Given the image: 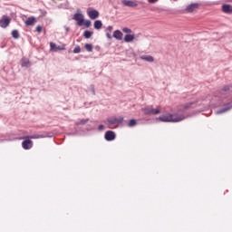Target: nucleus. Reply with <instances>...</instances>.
Here are the masks:
<instances>
[{
    "mask_svg": "<svg viewBox=\"0 0 232 232\" xmlns=\"http://www.w3.org/2000/svg\"><path fill=\"white\" fill-rule=\"evenodd\" d=\"M190 106H193V102L182 105L181 108L179 110V113L165 114L160 116L158 118V121H160V122H180L182 121H185V119H189V117H191V114L186 113V110H188Z\"/></svg>",
    "mask_w": 232,
    "mask_h": 232,
    "instance_id": "f257e3e1",
    "label": "nucleus"
},
{
    "mask_svg": "<svg viewBox=\"0 0 232 232\" xmlns=\"http://www.w3.org/2000/svg\"><path fill=\"white\" fill-rule=\"evenodd\" d=\"M52 137H53V132L48 131L27 136L26 139L28 140H25L22 142V148H24V150H32V148H34V141H32V140L30 139H52Z\"/></svg>",
    "mask_w": 232,
    "mask_h": 232,
    "instance_id": "f03ea898",
    "label": "nucleus"
},
{
    "mask_svg": "<svg viewBox=\"0 0 232 232\" xmlns=\"http://www.w3.org/2000/svg\"><path fill=\"white\" fill-rule=\"evenodd\" d=\"M141 111H143L144 115H159L160 113V110L153 109L152 105L141 108Z\"/></svg>",
    "mask_w": 232,
    "mask_h": 232,
    "instance_id": "7ed1b4c3",
    "label": "nucleus"
},
{
    "mask_svg": "<svg viewBox=\"0 0 232 232\" xmlns=\"http://www.w3.org/2000/svg\"><path fill=\"white\" fill-rule=\"evenodd\" d=\"M107 122L110 124V126H114V124H122L124 122V117L120 116L118 118H109L107 119Z\"/></svg>",
    "mask_w": 232,
    "mask_h": 232,
    "instance_id": "20e7f679",
    "label": "nucleus"
},
{
    "mask_svg": "<svg viewBox=\"0 0 232 232\" xmlns=\"http://www.w3.org/2000/svg\"><path fill=\"white\" fill-rule=\"evenodd\" d=\"M199 6H200V4L198 3L190 4L185 8V12L187 14H192V12H197Z\"/></svg>",
    "mask_w": 232,
    "mask_h": 232,
    "instance_id": "39448f33",
    "label": "nucleus"
},
{
    "mask_svg": "<svg viewBox=\"0 0 232 232\" xmlns=\"http://www.w3.org/2000/svg\"><path fill=\"white\" fill-rule=\"evenodd\" d=\"M117 135L113 130H107L104 135L105 140L108 142H111V140H115Z\"/></svg>",
    "mask_w": 232,
    "mask_h": 232,
    "instance_id": "423d86ee",
    "label": "nucleus"
},
{
    "mask_svg": "<svg viewBox=\"0 0 232 232\" xmlns=\"http://www.w3.org/2000/svg\"><path fill=\"white\" fill-rule=\"evenodd\" d=\"M11 19L6 16L3 15L2 18L0 19V26L1 28H7V26L10 24Z\"/></svg>",
    "mask_w": 232,
    "mask_h": 232,
    "instance_id": "0eeeda50",
    "label": "nucleus"
},
{
    "mask_svg": "<svg viewBox=\"0 0 232 232\" xmlns=\"http://www.w3.org/2000/svg\"><path fill=\"white\" fill-rule=\"evenodd\" d=\"M232 108V103L231 102H227L226 104H224V107L218 111H216L217 115H222V113H226V111H229V110H231Z\"/></svg>",
    "mask_w": 232,
    "mask_h": 232,
    "instance_id": "6e6552de",
    "label": "nucleus"
},
{
    "mask_svg": "<svg viewBox=\"0 0 232 232\" xmlns=\"http://www.w3.org/2000/svg\"><path fill=\"white\" fill-rule=\"evenodd\" d=\"M121 5H123V6H129V8H135L139 6V4H137V2L130 0H121Z\"/></svg>",
    "mask_w": 232,
    "mask_h": 232,
    "instance_id": "1a4fd4ad",
    "label": "nucleus"
},
{
    "mask_svg": "<svg viewBox=\"0 0 232 232\" xmlns=\"http://www.w3.org/2000/svg\"><path fill=\"white\" fill-rule=\"evenodd\" d=\"M88 15H89L90 19L95 20V19H97V17H99V11H97L95 9L89 11Z\"/></svg>",
    "mask_w": 232,
    "mask_h": 232,
    "instance_id": "9d476101",
    "label": "nucleus"
},
{
    "mask_svg": "<svg viewBox=\"0 0 232 232\" xmlns=\"http://www.w3.org/2000/svg\"><path fill=\"white\" fill-rule=\"evenodd\" d=\"M222 11L224 14H232V5L227 4L223 5Z\"/></svg>",
    "mask_w": 232,
    "mask_h": 232,
    "instance_id": "9b49d317",
    "label": "nucleus"
},
{
    "mask_svg": "<svg viewBox=\"0 0 232 232\" xmlns=\"http://www.w3.org/2000/svg\"><path fill=\"white\" fill-rule=\"evenodd\" d=\"M122 32H121V30H116L113 32L112 37H114V39H117V41H122Z\"/></svg>",
    "mask_w": 232,
    "mask_h": 232,
    "instance_id": "f8f14e48",
    "label": "nucleus"
},
{
    "mask_svg": "<svg viewBox=\"0 0 232 232\" xmlns=\"http://www.w3.org/2000/svg\"><path fill=\"white\" fill-rule=\"evenodd\" d=\"M35 24V17L30 16L25 20V26H34Z\"/></svg>",
    "mask_w": 232,
    "mask_h": 232,
    "instance_id": "ddd939ff",
    "label": "nucleus"
},
{
    "mask_svg": "<svg viewBox=\"0 0 232 232\" xmlns=\"http://www.w3.org/2000/svg\"><path fill=\"white\" fill-rule=\"evenodd\" d=\"M140 59H142V61H146L147 63H153V61H155V58H153L151 55H142Z\"/></svg>",
    "mask_w": 232,
    "mask_h": 232,
    "instance_id": "4468645a",
    "label": "nucleus"
},
{
    "mask_svg": "<svg viewBox=\"0 0 232 232\" xmlns=\"http://www.w3.org/2000/svg\"><path fill=\"white\" fill-rule=\"evenodd\" d=\"M133 39H135V34H126L124 36L125 43H131V41H133Z\"/></svg>",
    "mask_w": 232,
    "mask_h": 232,
    "instance_id": "2eb2a0df",
    "label": "nucleus"
},
{
    "mask_svg": "<svg viewBox=\"0 0 232 232\" xmlns=\"http://www.w3.org/2000/svg\"><path fill=\"white\" fill-rule=\"evenodd\" d=\"M87 122H90V119H82L75 123V126H84Z\"/></svg>",
    "mask_w": 232,
    "mask_h": 232,
    "instance_id": "dca6fc26",
    "label": "nucleus"
},
{
    "mask_svg": "<svg viewBox=\"0 0 232 232\" xmlns=\"http://www.w3.org/2000/svg\"><path fill=\"white\" fill-rule=\"evenodd\" d=\"M94 28H95V30H101V28H102V21L96 20L94 22Z\"/></svg>",
    "mask_w": 232,
    "mask_h": 232,
    "instance_id": "f3484780",
    "label": "nucleus"
},
{
    "mask_svg": "<svg viewBox=\"0 0 232 232\" xmlns=\"http://www.w3.org/2000/svg\"><path fill=\"white\" fill-rule=\"evenodd\" d=\"M92 35H93V32H92V31L86 30V31H84V33H83V37H84L85 39H90V37H92Z\"/></svg>",
    "mask_w": 232,
    "mask_h": 232,
    "instance_id": "a211bd4d",
    "label": "nucleus"
},
{
    "mask_svg": "<svg viewBox=\"0 0 232 232\" xmlns=\"http://www.w3.org/2000/svg\"><path fill=\"white\" fill-rule=\"evenodd\" d=\"M135 126H137V120H135V119L130 120V121L128 122V127L133 128Z\"/></svg>",
    "mask_w": 232,
    "mask_h": 232,
    "instance_id": "6ab92c4d",
    "label": "nucleus"
},
{
    "mask_svg": "<svg viewBox=\"0 0 232 232\" xmlns=\"http://www.w3.org/2000/svg\"><path fill=\"white\" fill-rule=\"evenodd\" d=\"M11 34L14 39H19L20 37L19 31L17 30H13Z\"/></svg>",
    "mask_w": 232,
    "mask_h": 232,
    "instance_id": "aec40b11",
    "label": "nucleus"
},
{
    "mask_svg": "<svg viewBox=\"0 0 232 232\" xmlns=\"http://www.w3.org/2000/svg\"><path fill=\"white\" fill-rule=\"evenodd\" d=\"M86 92H92V95H96V92H95V85L93 84H91L88 89L86 90Z\"/></svg>",
    "mask_w": 232,
    "mask_h": 232,
    "instance_id": "412c9836",
    "label": "nucleus"
},
{
    "mask_svg": "<svg viewBox=\"0 0 232 232\" xmlns=\"http://www.w3.org/2000/svg\"><path fill=\"white\" fill-rule=\"evenodd\" d=\"M76 22H77L78 26H82V24H84V14H82L81 16V18L79 20H77Z\"/></svg>",
    "mask_w": 232,
    "mask_h": 232,
    "instance_id": "4be33fe9",
    "label": "nucleus"
},
{
    "mask_svg": "<svg viewBox=\"0 0 232 232\" xmlns=\"http://www.w3.org/2000/svg\"><path fill=\"white\" fill-rule=\"evenodd\" d=\"M81 17H82V14H81V13H76V14H73L72 19H73L74 21H79V20L81 19Z\"/></svg>",
    "mask_w": 232,
    "mask_h": 232,
    "instance_id": "5701e85b",
    "label": "nucleus"
},
{
    "mask_svg": "<svg viewBox=\"0 0 232 232\" xmlns=\"http://www.w3.org/2000/svg\"><path fill=\"white\" fill-rule=\"evenodd\" d=\"M84 48L87 50V52H93V46L91 44H86Z\"/></svg>",
    "mask_w": 232,
    "mask_h": 232,
    "instance_id": "b1692460",
    "label": "nucleus"
},
{
    "mask_svg": "<svg viewBox=\"0 0 232 232\" xmlns=\"http://www.w3.org/2000/svg\"><path fill=\"white\" fill-rule=\"evenodd\" d=\"M83 24L86 28H90L92 26V21L90 20H83Z\"/></svg>",
    "mask_w": 232,
    "mask_h": 232,
    "instance_id": "393cba45",
    "label": "nucleus"
},
{
    "mask_svg": "<svg viewBox=\"0 0 232 232\" xmlns=\"http://www.w3.org/2000/svg\"><path fill=\"white\" fill-rule=\"evenodd\" d=\"M28 64H30V61L25 60V61L22 62L21 66H22V68H28Z\"/></svg>",
    "mask_w": 232,
    "mask_h": 232,
    "instance_id": "a878e982",
    "label": "nucleus"
},
{
    "mask_svg": "<svg viewBox=\"0 0 232 232\" xmlns=\"http://www.w3.org/2000/svg\"><path fill=\"white\" fill-rule=\"evenodd\" d=\"M231 90V85H225L221 89V92H229Z\"/></svg>",
    "mask_w": 232,
    "mask_h": 232,
    "instance_id": "bb28decb",
    "label": "nucleus"
},
{
    "mask_svg": "<svg viewBox=\"0 0 232 232\" xmlns=\"http://www.w3.org/2000/svg\"><path fill=\"white\" fill-rule=\"evenodd\" d=\"M131 29L128 28V27H123L122 28V33L123 34H131Z\"/></svg>",
    "mask_w": 232,
    "mask_h": 232,
    "instance_id": "cd10ccee",
    "label": "nucleus"
},
{
    "mask_svg": "<svg viewBox=\"0 0 232 232\" xmlns=\"http://www.w3.org/2000/svg\"><path fill=\"white\" fill-rule=\"evenodd\" d=\"M50 48L53 52H55V50H57V44H55L54 43H51Z\"/></svg>",
    "mask_w": 232,
    "mask_h": 232,
    "instance_id": "c85d7f7f",
    "label": "nucleus"
},
{
    "mask_svg": "<svg viewBox=\"0 0 232 232\" xmlns=\"http://www.w3.org/2000/svg\"><path fill=\"white\" fill-rule=\"evenodd\" d=\"M55 52L59 51V50H66V45H58L56 47V49H54Z\"/></svg>",
    "mask_w": 232,
    "mask_h": 232,
    "instance_id": "c756f323",
    "label": "nucleus"
},
{
    "mask_svg": "<svg viewBox=\"0 0 232 232\" xmlns=\"http://www.w3.org/2000/svg\"><path fill=\"white\" fill-rule=\"evenodd\" d=\"M73 53H81V46L77 45V46L73 49Z\"/></svg>",
    "mask_w": 232,
    "mask_h": 232,
    "instance_id": "7c9ffc66",
    "label": "nucleus"
},
{
    "mask_svg": "<svg viewBox=\"0 0 232 232\" xmlns=\"http://www.w3.org/2000/svg\"><path fill=\"white\" fill-rule=\"evenodd\" d=\"M36 32H38V34H41V32H43V26L37 25L36 26Z\"/></svg>",
    "mask_w": 232,
    "mask_h": 232,
    "instance_id": "2f4dec72",
    "label": "nucleus"
},
{
    "mask_svg": "<svg viewBox=\"0 0 232 232\" xmlns=\"http://www.w3.org/2000/svg\"><path fill=\"white\" fill-rule=\"evenodd\" d=\"M150 5H155V3H159V0H148Z\"/></svg>",
    "mask_w": 232,
    "mask_h": 232,
    "instance_id": "473e14b6",
    "label": "nucleus"
},
{
    "mask_svg": "<svg viewBox=\"0 0 232 232\" xmlns=\"http://www.w3.org/2000/svg\"><path fill=\"white\" fill-rule=\"evenodd\" d=\"M98 130H99V131H102V130H104V125H102V124L99 125Z\"/></svg>",
    "mask_w": 232,
    "mask_h": 232,
    "instance_id": "72a5a7b5",
    "label": "nucleus"
},
{
    "mask_svg": "<svg viewBox=\"0 0 232 232\" xmlns=\"http://www.w3.org/2000/svg\"><path fill=\"white\" fill-rule=\"evenodd\" d=\"M106 37H107V39H110V40L112 39V36H111V34H110V33H106Z\"/></svg>",
    "mask_w": 232,
    "mask_h": 232,
    "instance_id": "f704fd0d",
    "label": "nucleus"
},
{
    "mask_svg": "<svg viewBox=\"0 0 232 232\" xmlns=\"http://www.w3.org/2000/svg\"><path fill=\"white\" fill-rule=\"evenodd\" d=\"M107 30H108L109 32H112V30H113V26L109 25V26L107 27Z\"/></svg>",
    "mask_w": 232,
    "mask_h": 232,
    "instance_id": "c9c22d12",
    "label": "nucleus"
},
{
    "mask_svg": "<svg viewBox=\"0 0 232 232\" xmlns=\"http://www.w3.org/2000/svg\"><path fill=\"white\" fill-rule=\"evenodd\" d=\"M66 32H70V27H65Z\"/></svg>",
    "mask_w": 232,
    "mask_h": 232,
    "instance_id": "e433bc0d",
    "label": "nucleus"
}]
</instances>
